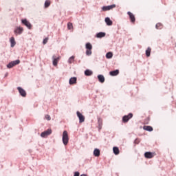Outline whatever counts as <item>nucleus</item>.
Here are the masks:
<instances>
[{"instance_id": "obj_23", "label": "nucleus", "mask_w": 176, "mask_h": 176, "mask_svg": "<svg viewBox=\"0 0 176 176\" xmlns=\"http://www.w3.org/2000/svg\"><path fill=\"white\" fill-rule=\"evenodd\" d=\"M113 153H115L116 155H119L120 153L119 148L118 147H113Z\"/></svg>"}, {"instance_id": "obj_17", "label": "nucleus", "mask_w": 176, "mask_h": 176, "mask_svg": "<svg viewBox=\"0 0 176 176\" xmlns=\"http://www.w3.org/2000/svg\"><path fill=\"white\" fill-rule=\"evenodd\" d=\"M109 74L111 76H116L117 75H119V71L118 69L111 71L109 72Z\"/></svg>"}, {"instance_id": "obj_15", "label": "nucleus", "mask_w": 176, "mask_h": 176, "mask_svg": "<svg viewBox=\"0 0 176 176\" xmlns=\"http://www.w3.org/2000/svg\"><path fill=\"white\" fill-rule=\"evenodd\" d=\"M98 79L100 83H104V82H105V78L101 74L98 76Z\"/></svg>"}, {"instance_id": "obj_24", "label": "nucleus", "mask_w": 176, "mask_h": 176, "mask_svg": "<svg viewBox=\"0 0 176 176\" xmlns=\"http://www.w3.org/2000/svg\"><path fill=\"white\" fill-rule=\"evenodd\" d=\"M155 28L157 30H162V28H163V25L160 23H158L156 24Z\"/></svg>"}, {"instance_id": "obj_35", "label": "nucleus", "mask_w": 176, "mask_h": 176, "mask_svg": "<svg viewBox=\"0 0 176 176\" xmlns=\"http://www.w3.org/2000/svg\"><path fill=\"white\" fill-rule=\"evenodd\" d=\"M144 123L146 124H148L149 123V118H146L145 120H144Z\"/></svg>"}, {"instance_id": "obj_7", "label": "nucleus", "mask_w": 176, "mask_h": 176, "mask_svg": "<svg viewBox=\"0 0 176 176\" xmlns=\"http://www.w3.org/2000/svg\"><path fill=\"white\" fill-rule=\"evenodd\" d=\"M17 90L22 97H27V92L25 90H24V89L21 88V87H18Z\"/></svg>"}, {"instance_id": "obj_1", "label": "nucleus", "mask_w": 176, "mask_h": 176, "mask_svg": "<svg viewBox=\"0 0 176 176\" xmlns=\"http://www.w3.org/2000/svg\"><path fill=\"white\" fill-rule=\"evenodd\" d=\"M69 141V138L68 137V132L67 131H64L63 133V142L64 145H67Z\"/></svg>"}, {"instance_id": "obj_21", "label": "nucleus", "mask_w": 176, "mask_h": 176, "mask_svg": "<svg viewBox=\"0 0 176 176\" xmlns=\"http://www.w3.org/2000/svg\"><path fill=\"white\" fill-rule=\"evenodd\" d=\"M76 83V78L72 77L69 79V85H75Z\"/></svg>"}, {"instance_id": "obj_2", "label": "nucleus", "mask_w": 176, "mask_h": 176, "mask_svg": "<svg viewBox=\"0 0 176 176\" xmlns=\"http://www.w3.org/2000/svg\"><path fill=\"white\" fill-rule=\"evenodd\" d=\"M52 64L54 67H57V65L58 64V62L60 60H61V56H56L53 55L52 56Z\"/></svg>"}, {"instance_id": "obj_3", "label": "nucleus", "mask_w": 176, "mask_h": 176, "mask_svg": "<svg viewBox=\"0 0 176 176\" xmlns=\"http://www.w3.org/2000/svg\"><path fill=\"white\" fill-rule=\"evenodd\" d=\"M114 8H116V5H115V4H113L111 6H103L102 8V10L103 12H107L108 10H112V9H114Z\"/></svg>"}, {"instance_id": "obj_10", "label": "nucleus", "mask_w": 176, "mask_h": 176, "mask_svg": "<svg viewBox=\"0 0 176 176\" xmlns=\"http://www.w3.org/2000/svg\"><path fill=\"white\" fill-rule=\"evenodd\" d=\"M23 31H24V29H23V28H21V27H17V28L14 30V34H15L16 35H20V34H23Z\"/></svg>"}, {"instance_id": "obj_31", "label": "nucleus", "mask_w": 176, "mask_h": 176, "mask_svg": "<svg viewBox=\"0 0 176 176\" xmlns=\"http://www.w3.org/2000/svg\"><path fill=\"white\" fill-rule=\"evenodd\" d=\"M86 54H87V56H91V50H87Z\"/></svg>"}, {"instance_id": "obj_19", "label": "nucleus", "mask_w": 176, "mask_h": 176, "mask_svg": "<svg viewBox=\"0 0 176 176\" xmlns=\"http://www.w3.org/2000/svg\"><path fill=\"white\" fill-rule=\"evenodd\" d=\"M10 44H11V47H14V46L16 45V41L14 40V37H11Z\"/></svg>"}, {"instance_id": "obj_8", "label": "nucleus", "mask_w": 176, "mask_h": 176, "mask_svg": "<svg viewBox=\"0 0 176 176\" xmlns=\"http://www.w3.org/2000/svg\"><path fill=\"white\" fill-rule=\"evenodd\" d=\"M22 24H24L29 30H31L32 25H31V23L30 21H27V19H22Z\"/></svg>"}, {"instance_id": "obj_4", "label": "nucleus", "mask_w": 176, "mask_h": 176, "mask_svg": "<svg viewBox=\"0 0 176 176\" xmlns=\"http://www.w3.org/2000/svg\"><path fill=\"white\" fill-rule=\"evenodd\" d=\"M19 64H20V60H16L12 61L8 65H7V68H13V67Z\"/></svg>"}, {"instance_id": "obj_12", "label": "nucleus", "mask_w": 176, "mask_h": 176, "mask_svg": "<svg viewBox=\"0 0 176 176\" xmlns=\"http://www.w3.org/2000/svg\"><path fill=\"white\" fill-rule=\"evenodd\" d=\"M77 116L79 118L80 123H83L85 122V116H83L80 112L77 111Z\"/></svg>"}, {"instance_id": "obj_28", "label": "nucleus", "mask_w": 176, "mask_h": 176, "mask_svg": "<svg viewBox=\"0 0 176 176\" xmlns=\"http://www.w3.org/2000/svg\"><path fill=\"white\" fill-rule=\"evenodd\" d=\"M113 56V54H112V52H108L107 54H106V57L107 58H112V57Z\"/></svg>"}, {"instance_id": "obj_18", "label": "nucleus", "mask_w": 176, "mask_h": 176, "mask_svg": "<svg viewBox=\"0 0 176 176\" xmlns=\"http://www.w3.org/2000/svg\"><path fill=\"white\" fill-rule=\"evenodd\" d=\"M143 129L146 130V131H153V128L151 126H144Z\"/></svg>"}, {"instance_id": "obj_27", "label": "nucleus", "mask_w": 176, "mask_h": 176, "mask_svg": "<svg viewBox=\"0 0 176 176\" xmlns=\"http://www.w3.org/2000/svg\"><path fill=\"white\" fill-rule=\"evenodd\" d=\"M99 129H101L102 128V119L98 118V120Z\"/></svg>"}, {"instance_id": "obj_6", "label": "nucleus", "mask_w": 176, "mask_h": 176, "mask_svg": "<svg viewBox=\"0 0 176 176\" xmlns=\"http://www.w3.org/2000/svg\"><path fill=\"white\" fill-rule=\"evenodd\" d=\"M155 156H156V153L146 152L144 153V157L146 159H152V157Z\"/></svg>"}, {"instance_id": "obj_11", "label": "nucleus", "mask_w": 176, "mask_h": 176, "mask_svg": "<svg viewBox=\"0 0 176 176\" xmlns=\"http://www.w3.org/2000/svg\"><path fill=\"white\" fill-rule=\"evenodd\" d=\"M50 134H52V129H47V131L41 133V137L45 138V137H47V135H50Z\"/></svg>"}, {"instance_id": "obj_5", "label": "nucleus", "mask_w": 176, "mask_h": 176, "mask_svg": "<svg viewBox=\"0 0 176 176\" xmlns=\"http://www.w3.org/2000/svg\"><path fill=\"white\" fill-rule=\"evenodd\" d=\"M131 118H133V113H130L129 115L124 116L122 118V122L124 123H127V122H129V120H130V119H131Z\"/></svg>"}, {"instance_id": "obj_29", "label": "nucleus", "mask_w": 176, "mask_h": 176, "mask_svg": "<svg viewBox=\"0 0 176 176\" xmlns=\"http://www.w3.org/2000/svg\"><path fill=\"white\" fill-rule=\"evenodd\" d=\"M50 6V1L49 0L45 1V8H49Z\"/></svg>"}, {"instance_id": "obj_13", "label": "nucleus", "mask_w": 176, "mask_h": 176, "mask_svg": "<svg viewBox=\"0 0 176 176\" xmlns=\"http://www.w3.org/2000/svg\"><path fill=\"white\" fill-rule=\"evenodd\" d=\"M104 21L107 25H112V24H113V22H112V21L111 20V19H109V17L105 18Z\"/></svg>"}, {"instance_id": "obj_30", "label": "nucleus", "mask_w": 176, "mask_h": 176, "mask_svg": "<svg viewBox=\"0 0 176 176\" xmlns=\"http://www.w3.org/2000/svg\"><path fill=\"white\" fill-rule=\"evenodd\" d=\"M67 28L68 30H72V28H74V26L72 25V23L69 22L67 23Z\"/></svg>"}, {"instance_id": "obj_36", "label": "nucleus", "mask_w": 176, "mask_h": 176, "mask_svg": "<svg viewBox=\"0 0 176 176\" xmlns=\"http://www.w3.org/2000/svg\"><path fill=\"white\" fill-rule=\"evenodd\" d=\"M79 175H80L79 172H75L74 173V176H79Z\"/></svg>"}, {"instance_id": "obj_22", "label": "nucleus", "mask_w": 176, "mask_h": 176, "mask_svg": "<svg viewBox=\"0 0 176 176\" xmlns=\"http://www.w3.org/2000/svg\"><path fill=\"white\" fill-rule=\"evenodd\" d=\"M105 36V33L104 32H99L96 34L97 38H104Z\"/></svg>"}, {"instance_id": "obj_9", "label": "nucleus", "mask_w": 176, "mask_h": 176, "mask_svg": "<svg viewBox=\"0 0 176 176\" xmlns=\"http://www.w3.org/2000/svg\"><path fill=\"white\" fill-rule=\"evenodd\" d=\"M128 16H129L131 23H133V24L135 23V16L131 12H127Z\"/></svg>"}, {"instance_id": "obj_32", "label": "nucleus", "mask_w": 176, "mask_h": 176, "mask_svg": "<svg viewBox=\"0 0 176 176\" xmlns=\"http://www.w3.org/2000/svg\"><path fill=\"white\" fill-rule=\"evenodd\" d=\"M47 41H49V37H47L43 40V45H46V43H47Z\"/></svg>"}, {"instance_id": "obj_37", "label": "nucleus", "mask_w": 176, "mask_h": 176, "mask_svg": "<svg viewBox=\"0 0 176 176\" xmlns=\"http://www.w3.org/2000/svg\"><path fill=\"white\" fill-rule=\"evenodd\" d=\"M80 176H87V175H85V174H82V175H81Z\"/></svg>"}, {"instance_id": "obj_25", "label": "nucleus", "mask_w": 176, "mask_h": 176, "mask_svg": "<svg viewBox=\"0 0 176 176\" xmlns=\"http://www.w3.org/2000/svg\"><path fill=\"white\" fill-rule=\"evenodd\" d=\"M87 50H91L93 49V45L90 43H87L85 45Z\"/></svg>"}, {"instance_id": "obj_16", "label": "nucleus", "mask_w": 176, "mask_h": 176, "mask_svg": "<svg viewBox=\"0 0 176 176\" xmlns=\"http://www.w3.org/2000/svg\"><path fill=\"white\" fill-rule=\"evenodd\" d=\"M85 75L86 76H91V75H93V72L91 70L87 69L85 71Z\"/></svg>"}, {"instance_id": "obj_34", "label": "nucleus", "mask_w": 176, "mask_h": 176, "mask_svg": "<svg viewBox=\"0 0 176 176\" xmlns=\"http://www.w3.org/2000/svg\"><path fill=\"white\" fill-rule=\"evenodd\" d=\"M140 141H141V140H140L139 138H137V139L135 140L134 142H135V144H140Z\"/></svg>"}, {"instance_id": "obj_14", "label": "nucleus", "mask_w": 176, "mask_h": 176, "mask_svg": "<svg viewBox=\"0 0 176 176\" xmlns=\"http://www.w3.org/2000/svg\"><path fill=\"white\" fill-rule=\"evenodd\" d=\"M100 155V149L95 148L94 151V155H95L96 157H98Z\"/></svg>"}, {"instance_id": "obj_20", "label": "nucleus", "mask_w": 176, "mask_h": 176, "mask_svg": "<svg viewBox=\"0 0 176 176\" xmlns=\"http://www.w3.org/2000/svg\"><path fill=\"white\" fill-rule=\"evenodd\" d=\"M151 52H152V48H151V47H148L146 50V57H149L151 56Z\"/></svg>"}, {"instance_id": "obj_26", "label": "nucleus", "mask_w": 176, "mask_h": 176, "mask_svg": "<svg viewBox=\"0 0 176 176\" xmlns=\"http://www.w3.org/2000/svg\"><path fill=\"white\" fill-rule=\"evenodd\" d=\"M74 61H75V56H72L69 58L68 63H69V64H72V63H74Z\"/></svg>"}, {"instance_id": "obj_33", "label": "nucleus", "mask_w": 176, "mask_h": 176, "mask_svg": "<svg viewBox=\"0 0 176 176\" xmlns=\"http://www.w3.org/2000/svg\"><path fill=\"white\" fill-rule=\"evenodd\" d=\"M45 119L47 120H52V118L50 117V115H45Z\"/></svg>"}]
</instances>
